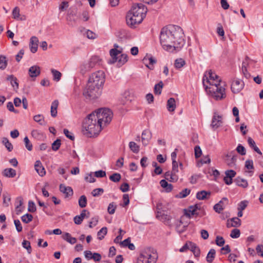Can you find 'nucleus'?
Segmentation results:
<instances>
[{"label":"nucleus","mask_w":263,"mask_h":263,"mask_svg":"<svg viewBox=\"0 0 263 263\" xmlns=\"http://www.w3.org/2000/svg\"><path fill=\"white\" fill-rule=\"evenodd\" d=\"M116 208V204L114 202H111L108 206L107 211L109 214H113L115 213Z\"/></svg>","instance_id":"864d4df0"},{"label":"nucleus","mask_w":263,"mask_h":263,"mask_svg":"<svg viewBox=\"0 0 263 263\" xmlns=\"http://www.w3.org/2000/svg\"><path fill=\"white\" fill-rule=\"evenodd\" d=\"M152 137L151 132L148 129H145L142 133V142L144 146L147 145Z\"/></svg>","instance_id":"2eb2a0df"},{"label":"nucleus","mask_w":263,"mask_h":263,"mask_svg":"<svg viewBox=\"0 0 263 263\" xmlns=\"http://www.w3.org/2000/svg\"><path fill=\"white\" fill-rule=\"evenodd\" d=\"M114 47V48L110 49L109 51L110 55L112 58V61L110 62L111 63H114L117 61V55L121 53V50L118 49L119 46L117 44H115Z\"/></svg>","instance_id":"4468645a"},{"label":"nucleus","mask_w":263,"mask_h":263,"mask_svg":"<svg viewBox=\"0 0 263 263\" xmlns=\"http://www.w3.org/2000/svg\"><path fill=\"white\" fill-rule=\"evenodd\" d=\"M228 203V199L226 197H223L222 199L214 206V211L218 213H220L224 209L226 204Z\"/></svg>","instance_id":"9b49d317"},{"label":"nucleus","mask_w":263,"mask_h":263,"mask_svg":"<svg viewBox=\"0 0 263 263\" xmlns=\"http://www.w3.org/2000/svg\"><path fill=\"white\" fill-rule=\"evenodd\" d=\"M34 168L36 172L40 176L43 177L45 175L46 171L40 160H37L35 162L34 164Z\"/></svg>","instance_id":"6ab92c4d"},{"label":"nucleus","mask_w":263,"mask_h":263,"mask_svg":"<svg viewBox=\"0 0 263 263\" xmlns=\"http://www.w3.org/2000/svg\"><path fill=\"white\" fill-rule=\"evenodd\" d=\"M244 83L239 80H234L231 84V90L234 93H239L243 88Z\"/></svg>","instance_id":"9d476101"},{"label":"nucleus","mask_w":263,"mask_h":263,"mask_svg":"<svg viewBox=\"0 0 263 263\" xmlns=\"http://www.w3.org/2000/svg\"><path fill=\"white\" fill-rule=\"evenodd\" d=\"M198 209H199V206L197 204L194 206H190L186 213V215L190 217L194 215H196L197 214L196 211Z\"/></svg>","instance_id":"473e14b6"},{"label":"nucleus","mask_w":263,"mask_h":263,"mask_svg":"<svg viewBox=\"0 0 263 263\" xmlns=\"http://www.w3.org/2000/svg\"><path fill=\"white\" fill-rule=\"evenodd\" d=\"M12 17L14 20L17 21H25L26 20V17L25 15L20 14V9L18 7L16 6L14 8L12 12Z\"/></svg>","instance_id":"dca6fc26"},{"label":"nucleus","mask_w":263,"mask_h":263,"mask_svg":"<svg viewBox=\"0 0 263 263\" xmlns=\"http://www.w3.org/2000/svg\"><path fill=\"white\" fill-rule=\"evenodd\" d=\"M97 118L95 113L92 112L83 121L84 134L88 137L98 136L102 129V124H100Z\"/></svg>","instance_id":"20e7f679"},{"label":"nucleus","mask_w":263,"mask_h":263,"mask_svg":"<svg viewBox=\"0 0 263 263\" xmlns=\"http://www.w3.org/2000/svg\"><path fill=\"white\" fill-rule=\"evenodd\" d=\"M8 65V60L5 56L0 55V69L4 70Z\"/></svg>","instance_id":"c9c22d12"},{"label":"nucleus","mask_w":263,"mask_h":263,"mask_svg":"<svg viewBox=\"0 0 263 263\" xmlns=\"http://www.w3.org/2000/svg\"><path fill=\"white\" fill-rule=\"evenodd\" d=\"M79 205L82 208L86 207L87 205V198L85 195L80 196L79 199Z\"/></svg>","instance_id":"a18cd8bd"},{"label":"nucleus","mask_w":263,"mask_h":263,"mask_svg":"<svg viewBox=\"0 0 263 263\" xmlns=\"http://www.w3.org/2000/svg\"><path fill=\"white\" fill-rule=\"evenodd\" d=\"M105 81V74L103 71L98 70L92 73L83 91L84 96L90 99L97 98L101 95Z\"/></svg>","instance_id":"f03ea898"},{"label":"nucleus","mask_w":263,"mask_h":263,"mask_svg":"<svg viewBox=\"0 0 263 263\" xmlns=\"http://www.w3.org/2000/svg\"><path fill=\"white\" fill-rule=\"evenodd\" d=\"M33 219V216L32 215L30 214H26L22 216L21 217V219L22 221L25 223H28L31 221Z\"/></svg>","instance_id":"49530a36"},{"label":"nucleus","mask_w":263,"mask_h":263,"mask_svg":"<svg viewBox=\"0 0 263 263\" xmlns=\"http://www.w3.org/2000/svg\"><path fill=\"white\" fill-rule=\"evenodd\" d=\"M160 184L163 188L166 189L167 192H170L173 189V185L171 184H168L165 180H161Z\"/></svg>","instance_id":"58836bf2"},{"label":"nucleus","mask_w":263,"mask_h":263,"mask_svg":"<svg viewBox=\"0 0 263 263\" xmlns=\"http://www.w3.org/2000/svg\"><path fill=\"white\" fill-rule=\"evenodd\" d=\"M176 108V101L174 98H171L167 101V109L171 112L174 111Z\"/></svg>","instance_id":"a878e982"},{"label":"nucleus","mask_w":263,"mask_h":263,"mask_svg":"<svg viewBox=\"0 0 263 263\" xmlns=\"http://www.w3.org/2000/svg\"><path fill=\"white\" fill-rule=\"evenodd\" d=\"M22 246L24 248L27 249L29 254L31 253L32 249L30 245V242L29 241L26 240H23L22 242Z\"/></svg>","instance_id":"603ef678"},{"label":"nucleus","mask_w":263,"mask_h":263,"mask_svg":"<svg viewBox=\"0 0 263 263\" xmlns=\"http://www.w3.org/2000/svg\"><path fill=\"white\" fill-rule=\"evenodd\" d=\"M7 80L9 81L13 87L16 86V88L18 87V83L17 82V79L13 75H9L7 78Z\"/></svg>","instance_id":"a19ab883"},{"label":"nucleus","mask_w":263,"mask_h":263,"mask_svg":"<svg viewBox=\"0 0 263 263\" xmlns=\"http://www.w3.org/2000/svg\"><path fill=\"white\" fill-rule=\"evenodd\" d=\"M185 64V61L182 58L177 59L175 61L174 65L176 69H180Z\"/></svg>","instance_id":"ea45409f"},{"label":"nucleus","mask_w":263,"mask_h":263,"mask_svg":"<svg viewBox=\"0 0 263 263\" xmlns=\"http://www.w3.org/2000/svg\"><path fill=\"white\" fill-rule=\"evenodd\" d=\"M240 232L239 229H234L232 230L230 236L233 238H237L240 236Z\"/></svg>","instance_id":"5fc2aeb1"},{"label":"nucleus","mask_w":263,"mask_h":263,"mask_svg":"<svg viewBox=\"0 0 263 263\" xmlns=\"http://www.w3.org/2000/svg\"><path fill=\"white\" fill-rule=\"evenodd\" d=\"M51 72L53 76V79L56 81H59L61 78V73L55 69H51Z\"/></svg>","instance_id":"de8ad7c7"},{"label":"nucleus","mask_w":263,"mask_h":263,"mask_svg":"<svg viewBox=\"0 0 263 263\" xmlns=\"http://www.w3.org/2000/svg\"><path fill=\"white\" fill-rule=\"evenodd\" d=\"M248 58H247L245 61H243L242 63V71L243 73V75L247 79H249L250 77V74L248 72L247 69V66L248 65Z\"/></svg>","instance_id":"72a5a7b5"},{"label":"nucleus","mask_w":263,"mask_h":263,"mask_svg":"<svg viewBox=\"0 0 263 263\" xmlns=\"http://www.w3.org/2000/svg\"><path fill=\"white\" fill-rule=\"evenodd\" d=\"M14 223L16 228V229L18 232H20L22 231V226L20 221L18 219H15L14 220Z\"/></svg>","instance_id":"338daca9"},{"label":"nucleus","mask_w":263,"mask_h":263,"mask_svg":"<svg viewBox=\"0 0 263 263\" xmlns=\"http://www.w3.org/2000/svg\"><path fill=\"white\" fill-rule=\"evenodd\" d=\"M245 167L248 170L254 169L253 162L252 160H247L245 162Z\"/></svg>","instance_id":"69168bd1"},{"label":"nucleus","mask_w":263,"mask_h":263,"mask_svg":"<svg viewBox=\"0 0 263 263\" xmlns=\"http://www.w3.org/2000/svg\"><path fill=\"white\" fill-rule=\"evenodd\" d=\"M163 86L162 81H160L158 84H156L154 87V92L156 95H159L161 93L162 89Z\"/></svg>","instance_id":"79ce46f5"},{"label":"nucleus","mask_w":263,"mask_h":263,"mask_svg":"<svg viewBox=\"0 0 263 263\" xmlns=\"http://www.w3.org/2000/svg\"><path fill=\"white\" fill-rule=\"evenodd\" d=\"M28 210L30 212H34L36 211V206L34 203L32 201L28 202Z\"/></svg>","instance_id":"0e129e2a"},{"label":"nucleus","mask_w":263,"mask_h":263,"mask_svg":"<svg viewBox=\"0 0 263 263\" xmlns=\"http://www.w3.org/2000/svg\"><path fill=\"white\" fill-rule=\"evenodd\" d=\"M2 143L5 145L6 148L9 152H11L13 149V145L9 142V140L7 138H3L2 139Z\"/></svg>","instance_id":"37998d69"},{"label":"nucleus","mask_w":263,"mask_h":263,"mask_svg":"<svg viewBox=\"0 0 263 263\" xmlns=\"http://www.w3.org/2000/svg\"><path fill=\"white\" fill-rule=\"evenodd\" d=\"M182 35V30L179 26L168 25L164 27L159 35L160 44L164 49L173 50L181 43Z\"/></svg>","instance_id":"f257e3e1"},{"label":"nucleus","mask_w":263,"mask_h":263,"mask_svg":"<svg viewBox=\"0 0 263 263\" xmlns=\"http://www.w3.org/2000/svg\"><path fill=\"white\" fill-rule=\"evenodd\" d=\"M248 142L249 146L254 149L257 153L259 154L260 155H262V153L259 150L258 147L256 145L255 141L251 138L249 137L248 139Z\"/></svg>","instance_id":"2f4dec72"},{"label":"nucleus","mask_w":263,"mask_h":263,"mask_svg":"<svg viewBox=\"0 0 263 263\" xmlns=\"http://www.w3.org/2000/svg\"><path fill=\"white\" fill-rule=\"evenodd\" d=\"M156 217L160 221L165 223H168L171 219L170 216L160 212H158Z\"/></svg>","instance_id":"cd10ccee"},{"label":"nucleus","mask_w":263,"mask_h":263,"mask_svg":"<svg viewBox=\"0 0 263 263\" xmlns=\"http://www.w3.org/2000/svg\"><path fill=\"white\" fill-rule=\"evenodd\" d=\"M236 151L242 156L245 155L246 154L245 148L241 144H238L236 148Z\"/></svg>","instance_id":"680f3d73"},{"label":"nucleus","mask_w":263,"mask_h":263,"mask_svg":"<svg viewBox=\"0 0 263 263\" xmlns=\"http://www.w3.org/2000/svg\"><path fill=\"white\" fill-rule=\"evenodd\" d=\"M39 40L36 36H32L30 40V48L32 53H35L37 50Z\"/></svg>","instance_id":"f3484780"},{"label":"nucleus","mask_w":263,"mask_h":263,"mask_svg":"<svg viewBox=\"0 0 263 263\" xmlns=\"http://www.w3.org/2000/svg\"><path fill=\"white\" fill-rule=\"evenodd\" d=\"M222 123V117L214 113L211 123L212 128L217 129L221 125Z\"/></svg>","instance_id":"ddd939ff"},{"label":"nucleus","mask_w":263,"mask_h":263,"mask_svg":"<svg viewBox=\"0 0 263 263\" xmlns=\"http://www.w3.org/2000/svg\"><path fill=\"white\" fill-rule=\"evenodd\" d=\"M224 161L230 167H233L235 165L236 157L234 156L231 157V155L227 154L226 156Z\"/></svg>","instance_id":"393cba45"},{"label":"nucleus","mask_w":263,"mask_h":263,"mask_svg":"<svg viewBox=\"0 0 263 263\" xmlns=\"http://www.w3.org/2000/svg\"><path fill=\"white\" fill-rule=\"evenodd\" d=\"M107 232V229L106 227H103L97 233L98 239L102 240L104 238L105 235H106Z\"/></svg>","instance_id":"c03bdc74"},{"label":"nucleus","mask_w":263,"mask_h":263,"mask_svg":"<svg viewBox=\"0 0 263 263\" xmlns=\"http://www.w3.org/2000/svg\"><path fill=\"white\" fill-rule=\"evenodd\" d=\"M62 238L71 244H74L77 242V239L74 237H71L69 233H65L62 236Z\"/></svg>","instance_id":"7c9ffc66"},{"label":"nucleus","mask_w":263,"mask_h":263,"mask_svg":"<svg viewBox=\"0 0 263 263\" xmlns=\"http://www.w3.org/2000/svg\"><path fill=\"white\" fill-rule=\"evenodd\" d=\"M24 141L25 144V146L26 148L29 151H31L32 149V145L31 143L30 142L28 137L26 136L24 139Z\"/></svg>","instance_id":"13d9d810"},{"label":"nucleus","mask_w":263,"mask_h":263,"mask_svg":"<svg viewBox=\"0 0 263 263\" xmlns=\"http://www.w3.org/2000/svg\"><path fill=\"white\" fill-rule=\"evenodd\" d=\"M117 61L118 66L120 67L124 65L128 60V56L126 54H121L120 55H117Z\"/></svg>","instance_id":"bb28decb"},{"label":"nucleus","mask_w":263,"mask_h":263,"mask_svg":"<svg viewBox=\"0 0 263 263\" xmlns=\"http://www.w3.org/2000/svg\"><path fill=\"white\" fill-rule=\"evenodd\" d=\"M3 203L6 204V205H8L9 202L10 201V196L8 193H4L3 195Z\"/></svg>","instance_id":"774afa93"},{"label":"nucleus","mask_w":263,"mask_h":263,"mask_svg":"<svg viewBox=\"0 0 263 263\" xmlns=\"http://www.w3.org/2000/svg\"><path fill=\"white\" fill-rule=\"evenodd\" d=\"M61 143L60 139H57L52 144V149L54 151L58 150L60 147Z\"/></svg>","instance_id":"4d7b16f0"},{"label":"nucleus","mask_w":263,"mask_h":263,"mask_svg":"<svg viewBox=\"0 0 263 263\" xmlns=\"http://www.w3.org/2000/svg\"><path fill=\"white\" fill-rule=\"evenodd\" d=\"M149 66L148 68L153 70L154 68V64L156 63V60L152 56L148 55Z\"/></svg>","instance_id":"09e8293b"},{"label":"nucleus","mask_w":263,"mask_h":263,"mask_svg":"<svg viewBox=\"0 0 263 263\" xmlns=\"http://www.w3.org/2000/svg\"><path fill=\"white\" fill-rule=\"evenodd\" d=\"M3 173L4 176L9 178H13L16 174L15 170L11 168L5 169Z\"/></svg>","instance_id":"c85d7f7f"},{"label":"nucleus","mask_w":263,"mask_h":263,"mask_svg":"<svg viewBox=\"0 0 263 263\" xmlns=\"http://www.w3.org/2000/svg\"><path fill=\"white\" fill-rule=\"evenodd\" d=\"M98 122L102 124V128L110 122L112 118V112L108 108H100L93 112Z\"/></svg>","instance_id":"423d86ee"},{"label":"nucleus","mask_w":263,"mask_h":263,"mask_svg":"<svg viewBox=\"0 0 263 263\" xmlns=\"http://www.w3.org/2000/svg\"><path fill=\"white\" fill-rule=\"evenodd\" d=\"M215 241L216 245L219 247L223 246L225 243L224 238L222 237L219 236H217L216 237Z\"/></svg>","instance_id":"bf43d9fd"},{"label":"nucleus","mask_w":263,"mask_h":263,"mask_svg":"<svg viewBox=\"0 0 263 263\" xmlns=\"http://www.w3.org/2000/svg\"><path fill=\"white\" fill-rule=\"evenodd\" d=\"M101 63V59L98 56L92 57L88 63L84 66L85 69L84 72L90 70L92 68L99 66ZM83 71V69H81Z\"/></svg>","instance_id":"1a4fd4ad"},{"label":"nucleus","mask_w":263,"mask_h":263,"mask_svg":"<svg viewBox=\"0 0 263 263\" xmlns=\"http://www.w3.org/2000/svg\"><path fill=\"white\" fill-rule=\"evenodd\" d=\"M222 82L221 79L215 72L212 70L206 71L202 79V83L204 86L206 85L210 86L214 83Z\"/></svg>","instance_id":"6e6552de"},{"label":"nucleus","mask_w":263,"mask_h":263,"mask_svg":"<svg viewBox=\"0 0 263 263\" xmlns=\"http://www.w3.org/2000/svg\"><path fill=\"white\" fill-rule=\"evenodd\" d=\"M41 69L39 66L34 65L29 68L28 74L31 78H36L40 75Z\"/></svg>","instance_id":"a211bd4d"},{"label":"nucleus","mask_w":263,"mask_h":263,"mask_svg":"<svg viewBox=\"0 0 263 263\" xmlns=\"http://www.w3.org/2000/svg\"><path fill=\"white\" fill-rule=\"evenodd\" d=\"M207 93L215 100H221L226 97V88L223 83H214L210 86H204Z\"/></svg>","instance_id":"39448f33"},{"label":"nucleus","mask_w":263,"mask_h":263,"mask_svg":"<svg viewBox=\"0 0 263 263\" xmlns=\"http://www.w3.org/2000/svg\"><path fill=\"white\" fill-rule=\"evenodd\" d=\"M60 191L65 195V197L71 196L73 195V190L70 186H66L64 184H60Z\"/></svg>","instance_id":"aec40b11"},{"label":"nucleus","mask_w":263,"mask_h":263,"mask_svg":"<svg viewBox=\"0 0 263 263\" xmlns=\"http://www.w3.org/2000/svg\"><path fill=\"white\" fill-rule=\"evenodd\" d=\"M211 195V192L206 191H201L196 194V198L198 200H205L208 199Z\"/></svg>","instance_id":"5701e85b"},{"label":"nucleus","mask_w":263,"mask_h":263,"mask_svg":"<svg viewBox=\"0 0 263 263\" xmlns=\"http://www.w3.org/2000/svg\"><path fill=\"white\" fill-rule=\"evenodd\" d=\"M156 257V255L150 250H145L141 253L136 263H155Z\"/></svg>","instance_id":"0eeeda50"},{"label":"nucleus","mask_w":263,"mask_h":263,"mask_svg":"<svg viewBox=\"0 0 263 263\" xmlns=\"http://www.w3.org/2000/svg\"><path fill=\"white\" fill-rule=\"evenodd\" d=\"M33 120L41 125H45L46 122L44 120V117L42 115H37L33 117Z\"/></svg>","instance_id":"4c0bfd02"},{"label":"nucleus","mask_w":263,"mask_h":263,"mask_svg":"<svg viewBox=\"0 0 263 263\" xmlns=\"http://www.w3.org/2000/svg\"><path fill=\"white\" fill-rule=\"evenodd\" d=\"M59 105V101L57 100L52 102L51 106V115L53 117L57 116V108Z\"/></svg>","instance_id":"c756f323"},{"label":"nucleus","mask_w":263,"mask_h":263,"mask_svg":"<svg viewBox=\"0 0 263 263\" xmlns=\"http://www.w3.org/2000/svg\"><path fill=\"white\" fill-rule=\"evenodd\" d=\"M215 254H216L215 250L214 249H211L209 251V252L208 253L207 256H206V259L207 262H208L209 263L212 262L215 257Z\"/></svg>","instance_id":"f704fd0d"},{"label":"nucleus","mask_w":263,"mask_h":263,"mask_svg":"<svg viewBox=\"0 0 263 263\" xmlns=\"http://www.w3.org/2000/svg\"><path fill=\"white\" fill-rule=\"evenodd\" d=\"M234 182L237 186L242 188H247L248 186L247 180L239 177H237L235 179Z\"/></svg>","instance_id":"b1692460"},{"label":"nucleus","mask_w":263,"mask_h":263,"mask_svg":"<svg viewBox=\"0 0 263 263\" xmlns=\"http://www.w3.org/2000/svg\"><path fill=\"white\" fill-rule=\"evenodd\" d=\"M121 175L119 173H114L112 175L110 176L109 179L110 180L114 182H118L121 179Z\"/></svg>","instance_id":"3c124183"},{"label":"nucleus","mask_w":263,"mask_h":263,"mask_svg":"<svg viewBox=\"0 0 263 263\" xmlns=\"http://www.w3.org/2000/svg\"><path fill=\"white\" fill-rule=\"evenodd\" d=\"M104 193V190L102 188H98L93 190L91 192V195L93 197H98Z\"/></svg>","instance_id":"8fccbe9b"},{"label":"nucleus","mask_w":263,"mask_h":263,"mask_svg":"<svg viewBox=\"0 0 263 263\" xmlns=\"http://www.w3.org/2000/svg\"><path fill=\"white\" fill-rule=\"evenodd\" d=\"M195 157L196 158H199L202 154V151L199 146H196L194 148Z\"/></svg>","instance_id":"e2e57ef3"},{"label":"nucleus","mask_w":263,"mask_h":263,"mask_svg":"<svg viewBox=\"0 0 263 263\" xmlns=\"http://www.w3.org/2000/svg\"><path fill=\"white\" fill-rule=\"evenodd\" d=\"M129 147L130 149L135 154H137L139 153L140 151L139 146L135 142L131 141L129 143Z\"/></svg>","instance_id":"e433bc0d"},{"label":"nucleus","mask_w":263,"mask_h":263,"mask_svg":"<svg viewBox=\"0 0 263 263\" xmlns=\"http://www.w3.org/2000/svg\"><path fill=\"white\" fill-rule=\"evenodd\" d=\"M231 223L229 220L228 221L227 226L230 227H238L241 225V220L238 217H234L230 219Z\"/></svg>","instance_id":"4be33fe9"},{"label":"nucleus","mask_w":263,"mask_h":263,"mask_svg":"<svg viewBox=\"0 0 263 263\" xmlns=\"http://www.w3.org/2000/svg\"><path fill=\"white\" fill-rule=\"evenodd\" d=\"M190 190L188 189H185L180 192L177 196L181 198H185L190 193Z\"/></svg>","instance_id":"6e6d98bb"},{"label":"nucleus","mask_w":263,"mask_h":263,"mask_svg":"<svg viewBox=\"0 0 263 263\" xmlns=\"http://www.w3.org/2000/svg\"><path fill=\"white\" fill-rule=\"evenodd\" d=\"M189 250H190L194 254L195 257H198L200 254L199 248L196 245L191 241H189Z\"/></svg>","instance_id":"412c9836"},{"label":"nucleus","mask_w":263,"mask_h":263,"mask_svg":"<svg viewBox=\"0 0 263 263\" xmlns=\"http://www.w3.org/2000/svg\"><path fill=\"white\" fill-rule=\"evenodd\" d=\"M147 11V8L143 4H134L126 15L127 24L130 27H135L142 22Z\"/></svg>","instance_id":"7ed1b4c3"},{"label":"nucleus","mask_w":263,"mask_h":263,"mask_svg":"<svg viewBox=\"0 0 263 263\" xmlns=\"http://www.w3.org/2000/svg\"><path fill=\"white\" fill-rule=\"evenodd\" d=\"M226 176L224 177V181L227 185L232 183V179L236 174V173L232 170H227L225 172Z\"/></svg>","instance_id":"f8f14e48"},{"label":"nucleus","mask_w":263,"mask_h":263,"mask_svg":"<svg viewBox=\"0 0 263 263\" xmlns=\"http://www.w3.org/2000/svg\"><path fill=\"white\" fill-rule=\"evenodd\" d=\"M63 133L67 138H69L71 140H74V136L72 133L70 132L67 129H64Z\"/></svg>","instance_id":"052dcab7"}]
</instances>
